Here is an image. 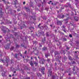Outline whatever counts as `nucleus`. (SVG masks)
<instances>
[{
	"mask_svg": "<svg viewBox=\"0 0 79 79\" xmlns=\"http://www.w3.org/2000/svg\"><path fill=\"white\" fill-rule=\"evenodd\" d=\"M13 73H16V71H15L14 72H13Z\"/></svg>",
	"mask_w": 79,
	"mask_h": 79,
	"instance_id": "obj_32",
	"label": "nucleus"
},
{
	"mask_svg": "<svg viewBox=\"0 0 79 79\" xmlns=\"http://www.w3.org/2000/svg\"><path fill=\"white\" fill-rule=\"evenodd\" d=\"M26 53H27V51H25V52H24L25 54H26Z\"/></svg>",
	"mask_w": 79,
	"mask_h": 79,
	"instance_id": "obj_30",
	"label": "nucleus"
},
{
	"mask_svg": "<svg viewBox=\"0 0 79 79\" xmlns=\"http://www.w3.org/2000/svg\"><path fill=\"white\" fill-rule=\"evenodd\" d=\"M55 55H58V52H55Z\"/></svg>",
	"mask_w": 79,
	"mask_h": 79,
	"instance_id": "obj_13",
	"label": "nucleus"
},
{
	"mask_svg": "<svg viewBox=\"0 0 79 79\" xmlns=\"http://www.w3.org/2000/svg\"><path fill=\"white\" fill-rule=\"evenodd\" d=\"M29 63L31 66H33V65H34V64H33V63H32V61H30L29 62Z\"/></svg>",
	"mask_w": 79,
	"mask_h": 79,
	"instance_id": "obj_5",
	"label": "nucleus"
},
{
	"mask_svg": "<svg viewBox=\"0 0 79 79\" xmlns=\"http://www.w3.org/2000/svg\"><path fill=\"white\" fill-rule=\"evenodd\" d=\"M73 34H76V33H75L74 32H73Z\"/></svg>",
	"mask_w": 79,
	"mask_h": 79,
	"instance_id": "obj_54",
	"label": "nucleus"
},
{
	"mask_svg": "<svg viewBox=\"0 0 79 79\" xmlns=\"http://www.w3.org/2000/svg\"><path fill=\"white\" fill-rule=\"evenodd\" d=\"M57 24L60 25V26H61V21H58L57 23Z\"/></svg>",
	"mask_w": 79,
	"mask_h": 79,
	"instance_id": "obj_4",
	"label": "nucleus"
},
{
	"mask_svg": "<svg viewBox=\"0 0 79 79\" xmlns=\"http://www.w3.org/2000/svg\"><path fill=\"white\" fill-rule=\"evenodd\" d=\"M45 56H46V58H47V56H50V54L48 53L47 54H45Z\"/></svg>",
	"mask_w": 79,
	"mask_h": 79,
	"instance_id": "obj_9",
	"label": "nucleus"
},
{
	"mask_svg": "<svg viewBox=\"0 0 79 79\" xmlns=\"http://www.w3.org/2000/svg\"><path fill=\"white\" fill-rule=\"evenodd\" d=\"M50 3L49 2V4H50Z\"/></svg>",
	"mask_w": 79,
	"mask_h": 79,
	"instance_id": "obj_64",
	"label": "nucleus"
},
{
	"mask_svg": "<svg viewBox=\"0 0 79 79\" xmlns=\"http://www.w3.org/2000/svg\"><path fill=\"white\" fill-rule=\"evenodd\" d=\"M9 48H10V44H9V47H8Z\"/></svg>",
	"mask_w": 79,
	"mask_h": 79,
	"instance_id": "obj_46",
	"label": "nucleus"
},
{
	"mask_svg": "<svg viewBox=\"0 0 79 79\" xmlns=\"http://www.w3.org/2000/svg\"><path fill=\"white\" fill-rule=\"evenodd\" d=\"M43 50L44 51L46 50H47V48H46V47H44L43 48Z\"/></svg>",
	"mask_w": 79,
	"mask_h": 79,
	"instance_id": "obj_11",
	"label": "nucleus"
},
{
	"mask_svg": "<svg viewBox=\"0 0 79 79\" xmlns=\"http://www.w3.org/2000/svg\"><path fill=\"white\" fill-rule=\"evenodd\" d=\"M68 5L69 6H70V4H69Z\"/></svg>",
	"mask_w": 79,
	"mask_h": 79,
	"instance_id": "obj_42",
	"label": "nucleus"
},
{
	"mask_svg": "<svg viewBox=\"0 0 79 79\" xmlns=\"http://www.w3.org/2000/svg\"><path fill=\"white\" fill-rule=\"evenodd\" d=\"M75 20H76V21H77L78 20L77 19H75Z\"/></svg>",
	"mask_w": 79,
	"mask_h": 79,
	"instance_id": "obj_52",
	"label": "nucleus"
},
{
	"mask_svg": "<svg viewBox=\"0 0 79 79\" xmlns=\"http://www.w3.org/2000/svg\"><path fill=\"white\" fill-rule=\"evenodd\" d=\"M45 39H46V38L44 37V40H42V42H43V43H44L45 42Z\"/></svg>",
	"mask_w": 79,
	"mask_h": 79,
	"instance_id": "obj_8",
	"label": "nucleus"
},
{
	"mask_svg": "<svg viewBox=\"0 0 79 79\" xmlns=\"http://www.w3.org/2000/svg\"><path fill=\"white\" fill-rule=\"evenodd\" d=\"M50 59H48L47 60V61H48V62H50Z\"/></svg>",
	"mask_w": 79,
	"mask_h": 79,
	"instance_id": "obj_19",
	"label": "nucleus"
},
{
	"mask_svg": "<svg viewBox=\"0 0 79 79\" xmlns=\"http://www.w3.org/2000/svg\"><path fill=\"white\" fill-rule=\"evenodd\" d=\"M2 76H5V74H3V73H2Z\"/></svg>",
	"mask_w": 79,
	"mask_h": 79,
	"instance_id": "obj_25",
	"label": "nucleus"
},
{
	"mask_svg": "<svg viewBox=\"0 0 79 79\" xmlns=\"http://www.w3.org/2000/svg\"><path fill=\"white\" fill-rule=\"evenodd\" d=\"M45 61V60L44 59H43V60H41L40 61V63L41 64H44V61Z\"/></svg>",
	"mask_w": 79,
	"mask_h": 79,
	"instance_id": "obj_2",
	"label": "nucleus"
},
{
	"mask_svg": "<svg viewBox=\"0 0 79 79\" xmlns=\"http://www.w3.org/2000/svg\"><path fill=\"white\" fill-rule=\"evenodd\" d=\"M13 48H14V47H12L10 48V50H13Z\"/></svg>",
	"mask_w": 79,
	"mask_h": 79,
	"instance_id": "obj_14",
	"label": "nucleus"
},
{
	"mask_svg": "<svg viewBox=\"0 0 79 79\" xmlns=\"http://www.w3.org/2000/svg\"><path fill=\"white\" fill-rule=\"evenodd\" d=\"M69 76H71V74L69 73Z\"/></svg>",
	"mask_w": 79,
	"mask_h": 79,
	"instance_id": "obj_41",
	"label": "nucleus"
},
{
	"mask_svg": "<svg viewBox=\"0 0 79 79\" xmlns=\"http://www.w3.org/2000/svg\"><path fill=\"white\" fill-rule=\"evenodd\" d=\"M6 60H1V61L2 63H4L6 65V66H8V63L9 62V60L7 59H6Z\"/></svg>",
	"mask_w": 79,
	"mask_h": 79,
	"instance_id": "obj_1",
	"label": "nucleus"
},
{
	"mask_svg": "<svg viewBox=\"0 0 79 79\" xmlns=\"http://www.w3.org/2000/svg\"><path fill=\"white\" fill-rule=\"evenodd\" d=\"M60 2H61V3H62V2H63V1H60Z\"/></svg>",
	"mask_w": 79,
	"mask_h": 79,
	"instance_id": "obj_40",
	"label": "nucleus"
},
{
	"mask_svg": "<svg viewBox=\"0 0 79 79\" xmlns=\"http://www.w3.org/2000/svg\"><path fill=\"white\" fill-rule=\"evenodd\" d=\"M69 36L70 37H73V36H72V35L71 34L69 35Z\"/></svg>",
	"mask_w": 79,
	"mask_h": 79,
	"instance_id": "obj_20",
	"label": "nucleus"
},
{
	"mask_svg": "<svg viewBox=\"0 0 79 79\" xmlns=\"http://www.w3.org/2000/svg\"><path fill=\"white\" fill-rule=\"evenodd\" d=\"M63 31H64V32H66V31H65V30L64 29L63 30Z\"/></svg>",
	"mask_w": 79,
	"mask_h": 79,
	"instance_id": "obj_24",
	"label": "nucleus"
},
{
	"mask_svg": "<svg viewBox=\"0 0 79 79\" xmlns=\"http://www.w3.org/2000/svg\"><path fill=\"white\" fill-rule=\"evenodd\" d=\"M41 34H42V33H41V32H40V33H39V35H41Z\"/></svg>",
	"mask_w": 79,
	"mask_h": 79,
	"instance_id": "obj_23",
	"label": "nucleus"
},
{
	"mask_svg": "<svg viewBox=\"0 0 79 79\" xmlns=\"http://www.w3.org/2000/svg\"><path fill=\"white\" fill-rule=\"evenodd\" d=\"M0 68H3V66L2 65H1L0 66Z\"/></svg>",
	"mask_w": 79,
	"mask_h": 79,
	"instance_id": "obj_27",
	"label": "nucleus"
},
{
	"mask_svg": "<svg viewBox=\"0 0 79 79\" xmlns=\"http://www.w3.org/2000/svg\"><path fill=\"white\" fill-rule=\"evenodd\" d=\"M45 68L44 67L42 68L41 69V72H42V73H44V71H45Z\"/></svg>",
	"mask_w": 79,
	"mask_h": 79,
	"instance_id": "obj_3",
	"label": "nucleus"
},
{
	"mask_svg": "<svg viewBox=\"0 0 79 79\" xmlns=\"http://www.w3.org/2000/svg\"><path fill=\"white\" fill-rule=\"evenodd\" d=\"M0 38H2V36H0Z\"/></svg>",
	"mask_w": 79,
	"mask_h": 79,
	"instance_id": "obj_50",
	"label": "nucleus"
},
{
	"mask_svg": "<svg viewBox=\"0 0 79 79\" xmlns=\"http://www.w3.org/2000/svg\"><path fill=\"white\" fill-rule=\"evenodd\" d=\"M31 60H32V57H31Z\"/></svg>",
	"mask_w": 79,
	"mask_h": 79,
	"instance_id": "obj_44",
	"label": "nucleus"
},
{
	"mask_svg": "<svg viewBox=\"0 0 79 79\" xmlns=\"http://www.w3.org/2000/svg\"><path fill=\"white\" fill-rule=\"evenodd\" d=\"M65 22H66V23H68V21Z\"/></svg>",
	"mask_w": 79,
	"mask_h": 79,
	"instance_id": "obj_49",
	"label": "nucleus"
},
{
	"mask_svg": "<svg viewBox=\"0 0 79 79\" xmlns=\"http://www.w3.org/2000/svg\"><path fill=\"white\" fill-rule=\"evenodd\" d=\"M46 35H47V36H48V34H47Z\"/></svg>",
	"mask_w": 79,
	"mask_h": 79,
	"instance_id": "obj_43",
	"label": "nucleus"
},
{
	"mask_svg": "<svg viewBox=\"0 0 79 79\" xmlns=\"http://www.w3.org/2000/svg\"><path fill=\"white\" fill-rule=\"evenodd\" d=\"M64 40H65V41H66V40H66V38H64Z\"/></svg>",
	"mask_w": 79,
	"mask_h": 79,
	"instance_id": "obj_34",
	"label": "nucleus"
},
{
	"mask_svg": "<svg viewBox=\"0 0 79 79\" xmlns=\"http://www.w3.org/2000/svg\"><path fill=\"white\" fill-rule=\"evenodd\" d=\"M16 47H19V45H17Z\"/></svg>",
	"mask_w": 79,
	"mask_h": 79,
	"instance_id": "obj_38",
	"label": "nucleus"
},
{
	"mask_svg": "<svg viewBox=\"0 0 79 79\" xmlns=\"http://www.w3.org/2000/svg\"><path fill=\"white\" fill-rule=\"evenodd\" d=\"M10 77H11V75H9Z\"/></svg>",
	"mask_w": 79,
	"mask_h": 79,
	"instance_id": "obj_45",
	"label": "nucleus"
},
{
	"mask_svg": "<svg viewBox=\"0 0 79 79\" xmlns=\"http://www.w3.org/2000/svg\"><path fill=\"white\" fill-rule=\"evenodd\" d=\"M35 60H36V59H37V58L36 57H35Z\"/></svg>",
	"mask_w": 79,
	"mask_h": 79,
	"instance_id": "obj_39",
	"label": "nucleus"
},
{
	"mask_svg": "<svg viewBox=\"0 0 79 79\" xmlns=\"http://www.w3.org/2000/svg\"><path fill=\"white\" fill-rule=\"evenodd\" d=\"M2 0L4 2H5V0Z\"/></svg>",
	"mask_w": 79,
	"mask_h": 79,
	"instance_id": "obj_36",
	"label": "nucleus"
},
{
	"mask_svg": "<svg viewBox=\"0 0 79 79\" xmlns=\"http://www.w3.org/2000/svg\"><path fill=\"white\" fill-rule=\"evenodd\" d=\"M35 60L36 62H38V60H37V59H35Z\"/></svg>",
	"mask_w": 79,
	"mask_h": 79,
	"instance_id": "obj_22",
	"label": "nucleus"
},
{
	"mask_svg": "<svg viewBox=\"0 0 79 79\" xmlns=\"http://www.w3.org/2000/svg\"><path fill=\"white\" fill-rule=\"evenodd\" d=\"M75 53H77V52L75 51Z\"/></svg>",
	"mask_w": 79,
	"mask_h": 79,
	"instance_id": "obj_48",
	"label": "nucleus"
},
{
	"mask_svg": "<svg viewBox=\"0 0 79 79\" xmlns=\"http://www.w3.org/2000/svg\"><path fill=\"white\" fill-rule=\"evenodd\" d=\"M66 48L67 50H69V48L68 47H67Z\"/></svg>",
	"mask_w": 79,
	"mask_h": 79,
	"instance_id": "obj_26",
	"label": "nucleus"
},
{
	"mask_svg": "<svg viewBox=\"0 0 79 79\" xmlns=\"http://www.w3.org/2000/svg\"><path fill=\"white\" fill-rule=\"evenodd\" d=\"M24 61H29V60L28 59H26V60H24Z\"/></svg>",
	"mask_w": 79,
	"mask_h": 79,
	"instance_id": "obj_21",
	"label": "nucleus"
},
{
	"mask_svg": "<svg viewBox=\"0 0 79 79\" xmlns=\"http://www.w3.org/2000/svg\"><path fill=\"white\" fill-rule=\"evenodd\" d=\"M27 58H29L28 56H27Z\"/></svg>",
	"mask_w": 79,
	"mask_h": 79,
	"instance_id": "obj_62",
	"label": "nucleus"
},
{
	"mask_svg": "<svg viewBox=\"0 0 79 79\" xmlns=\"http://www.w3.org/2000/svg\"><path fill=\"white\" fill-rule=\"evenodd\" d=\"M2 31L3 32H6V31L5 30L2 29Z\"/></svg>",
	"mask_w": 79,
	"mask_h": 79,
	"instance_id": "obj_16",
	"label": "nucleus"
},
{
	"mask_svg": "<svg viewBox=\"0 0 79 79\" xmlns=\"http://www.w3.org/2000/svg\"><path fill=\"white\" fill-rule=\"evenodd\" d=\"M66 0H63V1H65Z\"/></svg>",
	"mask_w": 79,
	"mask_h": 79,
	"instance_id": "obj_56",
	"label": "nucleus"
},
{
	"mask_svg": "<svg viewBox=\"0 0 79 79\" xmlns=\"http://www.w3.org/2000/svg\"><path fill=\"white\" fill-rule=\"evenodd\" d=\"M63 28H65V26H64V25L62 26Z\"/></svg>",
	"mask_w": 79,
	"mask_h": 79,
	"instance_id": "obj_28",
	"label": "nucleus"
},
{
	"mask_svg": "<svg viewBox=\"0 0 79 79\" xmlns=\"http://www.w3.org/2000/svg\"><path fill=\"white\" fill-rule=\"evenodd\" d=\"M14 56L15 58H17V54H16Z\"/></svg>",
	"mask_w": 79,
	"mask_h": 79,
	"instance_id": "obj_17",
	"label": "nucleus"
},
{
	"mask_svg": "<svg viewBox=\"0 0 79 79\" xmlns=\"http://www.w3.org/2000/svg\"><path fill=\"white\" fill-rule=\"evenodd\" d=\"M50 2H52V1H50Z\"/></svg>",
	"mask_w": 79,
	"mask_h": 79,
	"instance_id": "obj_55",
	"label": "nucleus"
},
{
	"mask_svg": "<svg viewBox=\"0 0 79 79\" xmlns=\"http://www.w3.org/2000/svg\"><path fill=\"white\" fill-rule=\"evenodd\" d=\"M2 9L1 8V10H0V15H2V14L3 13V12H2Z\"/></svg>",
	"mask_w": 79,
	"mask_h": 79,
	"instance_id": "obj_10",
	"label": "nucleus"
},
{
	"mask_svg": "<svg viewBox=\"0 0 79 79\" xmlns=\"http://www.w3.org/2000/svg\"><path fill=\"white\" fill-rule=\"evenodd\" d=\"M37 75L38 76V77H41V76H42L40 73H37Z\"/></svg>",
	"mask_w": 79,
	"mask_h": 79,
	"instance_id": "obj_7",
	"label": "nucleus"
},
{
	"mask_svg": "<svg viewBox=\"0 0 79 79\" xmlns=\"http://www.w3.org/2000/svg\"><path fill=\"white\" fill-rule=\"evenodd\" d=\"M69 59L70 60H72V58H71V57L70 56H69Z\"/></svg>",
	"mask_w": 79,
	"mask_h": 79,
	"instance_id": "obj_12",
	"label": "nucleus"
},
{
	"mask_svg": "<svg viewBox=\"0 0 79 79\" xmlns=\"http://www.w3.org/2000/svg\"><path fill=\"white\" fill-rule=\"evenodd\" d=\"M25 3H26V2H23V4H24H24H25Z\"/></svg>",
	"mask_w": 79,
	"mask_h": 79,
	"instance_id": "obj_33",
	"label": "nucleus"
},
{
	"mask_svg": "<svg viewBox=\"0 0 79 79\" xmlns=\"http://www.w3.org/2000/svg\"><path fill=\"white\" fill-rule=\"evenodd\" d=\"M55 32H56V30H55Z\"/></svg>",
	"mask_w": 79,
	"mask_h": 79,
	"instance_id": "obj_61",
	"label": "nucleus"
},
{
	"mask_svg": "<svg viewBox=\"0 0 79 79\" xmlns=\"http://www.w3.org/2000/svg\"><path fill=\"white\" fill-rule=\"evenodd\" d=\"M64 15H63L62 16V18H64Z\"/></svg>",
	"mask_w": 79,
	"mask_h": 79,
	"instance_id": "obj_31",
	"label": "nucleus"
},
{
	"mask_svg": "<svg viewBox=\"0 0 79 79\" xmlns=\"http://www.w3.org/2000/svg\"><path fill=\"white\" fill-rule=\"evenodd\" d=\"M50 26H51V27H52V25H50Z\"/></svg>",
	"mask_w": 79,
	"mask_h": 79,
	"instance_id": "obj_47",
	"label": "nucleus"
},
{
	"mask_svg": "<svg viewBox=\"0 0 79 79\" xmlns=\"http://www.w3.org/2000/svg\"><path fill=\"white\" fill-rule=\"evenodd\" d=\"M40 25V23L39 26H38V27L39 28H40V29H44V27L43 26H41V27H39V26Z\"/></svg>",
	"mask_w": 79,
	"mask_h": 79,
	"instance_id": "obj_6",
	"label": "nucleus"
},
{
	"mask_svg": "<svg viewBox=\"0 0 79 79\" xmlns=\"http://www.w3.org/2000/svg\"><path fill=\"white\" fill-rule=\"evenodd\" d=\"M14 76V74H13L12 75V76Z\"/></svg>",
	"mask_w": 79,
	"mask_h": 79,
	"instance_id": "obj_53",
	"label": "nucleus"
},
{
	"mask_svg": "<svg viewBox=\"0 0 79 79\" xmlns=\"http://www.w3.org/2000/svg\"><path fill=\"white\" fill-rule=\"evenodd\" d=\"M34 63H35V64L36 65V66H37V62H34Z\"/></svg>",
	"mask_w": 79,
	"mask_h": 79,
	"instance_id": "obj_18",
	"label": "nucleus"
},
{
	"mask_svg": "<svg viewBox=\"0 0 79 79\" xmlns=\"http://www.w3.org/2000/svg\"><path fill=\"white\" fill-rule=\"evenodd\" d=\"M26 9H27V8H26Z\"/></svg>",
	"mask_w": 79,
	"mask_h": 79,
	"instance_id": "obj_58",
	"label": "nucleus"
},
{
	"mask_svg": "<svg viewBox=\"0 0 79 79\" xmlns=\"http://www.w3.org/2000/svg\"><path fill=\"white\" fill-rule=\"evenodd\" d=\"M14 69H14L12 67L10 68V70L13 71V70H14Z\"/></svg>",
	"mask_w": 79,
	"mask_h": 79,
	"instance_id": "obj_15",
	"label": "nucleus"
},
{
	"mask_svg": "<svg viewBox=\"0 0 79 79\" xmlns=\"http://www.w3.org/2000/svg\"><path fill=\"white\" fill-rule=\"evenodd\" d=\"M74 19H76V17L74 18Z\"/></svg>",
	"mask_w": 79,
	"mask_h": 79,
	"instance_id": "obj_59",
	"label": "nucleus"
},
{
	"mask_svg": "<svg viewBox=\"0 0 79 79\" xmlns=\"http://www.w3.org/2000/svg\"><path fill=\"white\" fill-rule=\"evenodd\" d=\"M27 79H30V77H28L27 78Z\"/></svg>",
	"mask_w": 79,
	"mask_h": 79,
	"instance_id": "obj_37",
	"label": "nucleus"
},
{
	"mask_svg": "<svg viewBox=\"0 0 79 79\" xmlns=\"http://www.w3.org/2000/svg\"><path fill=\"white\" fill-rule=\"evenodd\" d=\"M52 5H53V3H52Z\"/></svg>",
	"mask_w": 79,
	"mask_h": 79,
	"instance_id": "obj_60",
	"label": "nucleus"
},
{
	"mask_svg": "<svg viewBox=\"0 0 79 79\" xmlns=\"http://www.w3.org/2000/svg\"><path fill=\"white\" fill-rule=\"evenodd\" d=\"M73 71H74L75 70V68H74L73 69Z\"/></svg>",
	"mask_w": 79,
	"mask_h": 79,
	"instance_id": "obj_35",
	"label": "nucleus"
},
{
	"mask_svg": "<svg viewBox=\"0 0 79 79\" xmlns=\"http://www.w3.org/2000/svg\"><path fill=\"white\" fill-rule=\"evenodd\" d=\"M6 47H7V48L8 47V46H7Z\"/></svg>",
	"mask_w": 79,
	"mask_h": 79,
	"instance_id": "obj_63",
	"label": "nucleus"
},
{
	"mask_svg": "<svg viewBox=\"0 0 79 79\" xmlns=\"http://www.w3.org/2000/svg\"><path fill=\"white\" fill-rule=\"evenodd\" d=\"M73 64H75V63H76V62H75V61H73Z\"/></svg>",
	"mask_w": 79,
	"mask_h": 79,
	"instance_id": "obj_29",
	"label": "nucleus"
},
{
	"mask_svg": "<svg viewBox=\"0 0 79 79\" xmlns=\"http://www.w3.org/2000/svg\"><path fill=\"white\" fill-rule=\"evenodd\" d=\"M38 58H40L39 56H38Z\"/></svg>",
	"mask_w": 79,
	"mask_h": 79,
	"instance_id": "obj_57",
	"label": "nucleus"
},
{
	"mask_svg": "<svg viewBox=\"0 0 79 79\" xmlns=\"http://www.w3.org/2000/svg\"><path fill=\"white\" fill-rule=\"evenodd\" d=\"M56 65V62L55 63Z\"/></svg>",
	"mask_w": 79,
	"mask_h": 79,
	"instance_id": "obj_51",
	"label": "nucleus"
}]
</instances>
